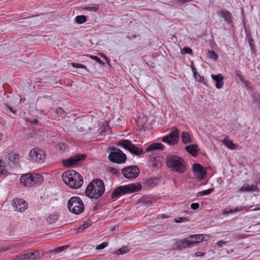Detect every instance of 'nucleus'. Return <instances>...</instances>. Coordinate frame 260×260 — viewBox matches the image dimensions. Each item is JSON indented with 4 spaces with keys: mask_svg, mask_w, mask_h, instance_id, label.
Segmentation results:
<instances>
[{
    "mask_svg": "<svg viewBox=\"0 0 260 260\" xmlns=\"http://www.w3.org/2000/svg\"><path fill=\"white\" fill-rule=\"evenodd\" d=\"M105 190L103 181L100 179H95L88 184L85 189V194L91 199H98L103 194Z\"/></svg>",
    "mask_w": 260,
    "mask_h": 260,
    "instance_id": "nucleus-1",
    "label": "nucleus"
},
{
    "mask_svg": "<svg viewBox=\"0 0 260 260\" xmlns=\"http://www.w3.org/2000/svg\"><path fill=\"white\" fill-rule=\"evenodd\" d=\"M64 182L71 188L78 189L83 183V178L78 172L74 170H68L62 175Z\"/></svg>",
    "mask_w": 260,
    "mask_h": 260,
    "instance_id": "nucleus-2",
    "label": "nucleus"
},
{
    "mask_svg": "<svg viewBox=\"0 0 260 260\" xmlns=\"http://www.w3.org/2000/svg\"><path fill=\"white\" fill-rule=\"evenodd\" d=\"M166 165L171 171L178 173H184L186 170L184 160L176 155L168 156L166 159Z\"/></svg>",
    "mask_w": 260,
    "mask_h": 260,
    "instance_id": "nucleus-3",
    "label": "nucleus"
},
{
    "mask_svg": "<svg viewBox=\"0 0 260 260\" xmlns=\"http://www.w3.org/2000/svg\"><path fill=\"white\" fill-rule=\"evenodd\" d=\"M141 187L142 185L139 182L118 186L112 192L111 198L114 199L126 193L137 192L141 189Z\"/></svg>",
    "mask_w": 260,
    "mask_h": 260,
    "instance_id": "nucleus-4",
    "label": "nucleus"
},
{
    "mask_svg": "<svg viewBox=\"0 0 260 260\" xmlns=\"http://www.w3.org/2000/svg\"><path fill=\"white\" fill-rule=\"evenodd\" d=\"M68 208L71 212L75 214H79L83 211L84 205L79 197H74L69 200Z\"/></svg>",
    "mask_w": 260,
    "mask_h": 260,
    "instance_id": "nucleus-5",
    "label": "nucleus"
},
{
    "mask_svg": "<svg viewBox=\"0 0 260 260\" xmlns=\"http://www.w3.org/2000/svg\"><path fill=\"white\" fill-rule=\"evenodd\" d=\"M109 149L110 152L108 156V159L110 161L118 164L125 162L126 155L122 150L113 147Z\"/></svg>",
    "mask_w": 260,
    "mask_h": 260,
    "instance_id": "nucleus-6",
    "label": "nucleus"
},
{
    "mask_svg": "<svg viewBox=\"0 0 260 260\" xmlns=\"http://www.w3.org/2000/svg\"><path fill=\"white\" fill-rule=\"evenodd\" d=\"M29 155L31 161L38 164H43L46 159L45 151L38 147L31 149L29 151Z\"/></svg>",
    "mask_w": 260,
    "mask_h": 260,
    "instance_id": "nucleus-7",
    "label": "nucleus"
},
{
    "mask_svg": "<svg viewBox=\"0 0 260 260\" xmlns=\"http://www.w3.org/2000/svg\"><path fill=\"white\" fill-rule=\"evenodd\" d=\"M118 146L128 150L131 153L140 155L144 153L143 149L136 147L129 140H122L118 142Z\"/></svg>",
    "mask_w": 260,
    "mask_h": 260,
    "instance_id": "nucleus-8",
    "label": "nucleus"
},
{
    "mask_svg": "<svg viewBox=\"0 0 260 260\" xmlns=\"http://www.w3.org/2000/svg\"><path fill=\"white\" fill-rule=\"evenodd\" d=\"M121 172L125 178L133 179L138 176L140 170L136 166H131L122 169Z\"/></svg>",
    "mask_w": 260,
    "mask_h": 260,
    "instance_id": "nucleus-9",
    "label": "nucleus"
},
{
    "mask_svg": "<svg viewBox=\"0 0 260 260\" xmlns=\"http://www.w3.org/2000/svg\"><path fill=\"white\" fill-rule=\"evenodd\" d=\"M179 136L178 130L175 128L169 135L165 136L161 141L170 145H174L177 143L179 140Z\"/></svg>",
    "mask_w": 260,
    "mask_h": 260,
    "instance_id": "nucleus-10",
    "label": "nucleus"
},
{
    "mask_svg": "<svg viewBox=\"0 0 260 260\" xmlns=\"http://www.w3.org/2000/svg\"><path fill=\"white\" fill-rule=\"evenodd\" d=\"M86 156V155L85 154L76 155L67 159L62 160V164L64 167H71L78 164L79 162L84 159Z\"/></svg>",
    "mask_w": 260,
    "mask_h": 260,
    "instance_id": "nucleus-11",
    "label": "nucleus"
},
{
    "mask_svg": "<svg viewBox=\"0 0 260 260\" xmlns=\"http://www.w3.org/2000/svg\"><path fill=\"white\" fill-rule=\"evenodd\" d=\"M13 206L16 209V210L22 212L27 208L28 205L24 200L16 198L13 201Z\"/></svg>",
    "mask_w": 260,
    "mask_h": 260,
    "instance_id": "nucleus-12",
    "label": "nucleus"
},
{
    "mask_svg": "<svg viewBox=\"0 0 260 260\" xmlns=\"http://www.w3.org/2000/svg\"><path fill=\"white\" fill-rule=\"evenodd\" d=\"M176 245L177 248H185L194 246L190 237L182 240H176Z\"/></svg>",
    "mask_w": 260,
    "mask_h": 260,
    "instance_id": "nucleus-13",
    "label": "nucleus"
},
{
    "mask_svg": "<svg viewBox=\"0 0 260 260\" xmlns=\"http://www.w3.org/2000/svg\"><path fill=\"white\" fill-rule=\"evenodd\" d=\"M192 169L193 173L198 179L202 180L204 178L205 171L203 170V167L200 164H193Z\"/></svg>",
    "mask_w": 260,
    "mask_h": 260,
    "instance_id": "nucleus-14",
    "label": "nucleus"
},
{
    "mask_svg": "<svg viewBox=\"0 0 260 260\" xmlns=\"http://www.w3.org/2000/svg\"><path fill=\"white\" fill-rule=\"evenodd\" d=\"M39 257V252L38 251H36L34 252H30L23 254H20L18 256V259L20 260H32L36 258H38Z\"/></svg>",
    "mask_w": 260,
    "mask_h": 260,
    "instance_id": "nucleus-15",
    "label": "nucleus"
},
{
    "mask_svg": "<svg viewBox=\"0 0 260 260\" xmlns=\"http://www.w3.org/2000/svg\"><path fill=\"white\" fill-rule=\"evenodd\" d=\"M217 14L221 18H223L224 21L230 24L232 22V14L225 9H221L217 12Z\"/></svg>",
    "mask_w": 260,
    "mask_h": 260,
    "instance_id": "nucleus-16",
    "label": "nucleus"
},
{
    "mask_svg": "<svg viewBox=\"0 0 260 260\" xmlns=\"http://www.w3.org/2000/svg\"><path fill=\"white\" fill-rule=\"evenodd\" d=\"M31 174L27 173L22 175L20 178L22 184L26 187H31Z\"/></svg>",
    "mask_w": 260,
    "mask_h": 260,
    "instance_id": "nucleus-17",
    "label": "nucleus"
},
{
    "mask_svg": "<svg viewBox=\"0 0 260 260\" xmlns=\"http://www.w3.org/2000/svg\"><path fill=\"white\" fill-rule=\"evenodd\" d=\"M212 79L215 82V87L217 89L222 88L223 85V77L221 74H218L217 75H211Z\"/></svg>",
    "mask_w": 260,
    "mask_h": 260,
    "instance_id": "nucleus-18",
    "label": "nucleus"
},
{
    "mask_svg": "<svg viewBox=\"0 0 260 260\" xmlns=\"http://www.w3.org/2000/svg\"><path fill=\"white\" fill-rule=\"evenodd\" d=\"M164 146L161 143H154L150 145L146 149V152H153L158 150H162Z\"/></svg>",
    "mask_w": 260,
    "mask_h": 260,
    "instance_id": "nucleus-19",
    "label": "nucleus"
},
{
    "mask_svg": "<svg viewBox=\"0 0 260 260\" xmlns=\"http://www.w3.org/2000/svg\"><path fill=\"white\" fill-rule=\"evenodd\" d=\"M258 190V187L256 185L252 184L249 185L248 184L245 183L241 186L239 189L240 192H250L252 191H256Z\"/></svg>",
    "mask_w": 260,
    "mask_h": 260,
    "instance_id": "nucleus-20",
    "label": "nucleus"
},
{
    "mask_svg": "<svg viewBox=\"0 0 260 260\" xmlns=\"http://www.w3.org/2000/svg\"><path fill=\"white\" fill-rule=\"evenodd\" d=\"M185 149L189 153L193 156H196L198 154V148L197 145L186 146Z\"/></svg>",
    "mask_w": 260,
    "mask_h": 260,
    "instance_id": "nucleus-21",
    "label": "nucleus"
},
{
    "mask_svg": "<svg viewBox=\"0 0 260 260\" xmlns=\"http://www.w3.org/2000/svg\"><path fill=\"white\" fill-rule=\"evenodd\" d=\"M181 139L182 142L185 144L192 142L191 136L188 132H182L181 134Z\"/></svg>",
    "mask_w": 260,
    "mask_h": 260,
    "instance_id": "nucleus-22",
    "label": "nucleus"
},
{
    "mask_svg": "<svg viewBox=\"0 0 260 260\" xmlns=\"http://www.w3.org/2000/svg\"><path fill=\"white\" fill-rule=\"evenodd\" d=\"M222 143L224 144L229 149L233 150L237 148L238 145L233 142L232 140L224 139L222 141Z\"/></svg>",
    "mask_w": 260,
    "mask_h": 260,
    "instance_id": "nucleus-23",
    "label": "nucleus"
},
{
    "mask_svg": "<svg viewBox=\"0 0 260 260\" xmlns=\"http://www.w3.org/2000/svg\"><path fill=\"white\" fill-rule=\"evenodd\" d=\"M58 219V215L56 213L50 214L47 218V221L50 224L55 222Z\"/></svg>",
    "mask_w": 260,
    "mask_h": 260,
    "instance_id": "nucleus-24",
    "label": "nucleus"
},
{
    "mask_svg": "<svg viewBox=\"0 0 260 260\" xmlns=\"http://www.w3.org/2000/svg\"><path fill=\"white\" fill-rule=\"evenodd\" d=\"M201 237H202L201 235H194L190 236L193 245L202 241L203 238H201Z\"/></svg>",
    "mask_w": 260,
    "mask_h": 260,
    "instance_id": "nucleus-25",
    "label": "nucleus"
},
{
    "mask_svg": "<svg viewBox=\"0 0 260 260\" xmlns=\"http://www.w3.org/2000/svg\"><path fill=\"white\" fill-rule=\"evenodd\" d=\"M193 77L196 81L202 82L203 84L207 85V81L205 80L204 77L201 76L198 73L194 74Z\"/></svg>",
    "mask_w": 260,
    "mask_h": 260,
    "instance_id": "nucleus-26",
    "label": "nucleus"
},
{
    "mask_svg": "<svg viewBox=\"0 0 260 260\" xmlns=\"http://www.w3.org/2000/svg\"><path fill=\"white\" fill-rule=\"evenodd\" d=\"M7 172V167L5 166V162L0 159V175H5Z\"/></svg>",
    "mask_w": 260,
    "mask_h": 260,
    "instance_id": "nucleus-27",
    "label": "nucleus"
},
{
    "mask_svg": "<svg viewBox=\"0 0 260 260\" xmlns=\"http://www.w3.org/2000/svg\"><path fill=\"white\" fill-rule=\"evenodd\" d=\"M87 20V17L84 15L77 16L75 18V21L78 24H82L86 22Z\"/></svg>",
    "mask_w": 260,
    "mask_h": 260,
    "instance_id": "nucleus-28",
    "label": "nucleus"
},
{
    "mask_svg": "<svg viewBox=\"0 0 260 260\" xmlns=\"http://www.w3.org/2000/svg\"><path fill=\"white\" fill-rule=\"evenodd\" d=\"M35 177L36 184L41 183L43 180V177L41 174H33Z\"/></svg>",
    "mask_w": 260,
    "mask_h": 260,
    "instance_id": "nucleus-29",
    "label": "nucleus"
},
{
    "mask_svg": "<svg viewBox=\"0 0 260 260\" xmlns=\"http://www.w3.org/2000/svg\"><path fill=\"white\" fill-rule=\"evenodd\" d=\"M35 177L36 184L41 183L43 180V177L41 174H33Z\"/></svg>",
    "mask_w": 260,
    "mask_h": 260,
    "instance_id": "nucleus-30",
    "label": "nucleus"
},
{
    "mask_svg": "<svg viewBox=\"0 0 260 260\" xmlns=\"http://www.w3.org/2000/svg\"><path fill=\"white\" fill-rule=\"evenodd\" d=\"M129 251V249L127 247H124L121 248H119L116 251V254L117 255L123 254L124 253H126Z\"/></svg>",
    "mask_w": 260,
    "mask_h": 260,
    "instance_id": "nucleus-31",
    "label": "nucleus"
},
{
    "mask_svg": "<svg viewBox=\"0 0 260 260\" xmlns=\"http://www.w3.org/2000/svg\"><path fill=\"white\" fill-rule=\"evenodd\" d=\"M157 179L154 178H151L146 181V183L148 186L152 187L156 184Z\"/></svg>",
    "mask_w": 260,
    "mask_h": 260,
    "instance_id": "nucleus-32",
    "label": "nucleus"
},
{
    "mask_svg": "<svg viewBox=\"0 0 260 260\" xmlns=\"http://www.w3.org/2000/svg\"><path fill=\"white\" fill-rule=\"evenodd\" d=\"M235 74L236 75L235 79L237 80L239 79L241 81H244V77L243 75L241 74V71L238 70H236L235 71Z\"/></svg>",
    "mask_w": 260,
    "mask_h": 260,
    "instance_id": "nucleus-33",
    "label": "nucleus"
},
{
    "mask_svg": "<svg viewBox=\"0 0 260 260\" xmlns=\"http://www.w3.org/2000/svg\"><path fill=\"white\" fill-rule=\"evenodd\" d=\"M208 55L209 58L213 60H216L217 59V55L213 50H209L208 51Z\"/></svg>",
    "mask_w": 260,
    "mask_h": 260,
    "instance_id": "nucleus-34",
    "label": "nucleus"
},
{
    "mask_svg": "<svg viewBox=\"0 0 260 260\" xmlns=\"http://www.w3.org/2000/svg\"><path fill=\"white\" fill-rule=\"evenodd\" d=\"M68 247H69V245H68L62 246H60V247H58L54 249L53 250V251L56 253H59V252H60L63 251L64 250L67 249Z\"/></svg>",
    "mask_w": 260,
    "mask_h": 260,
    "instance_id": "nucleus-35",
    "label": "nucleus"
},
{
    "mask_svg": "<svg viewBox=\"0 0 260 260\" xmlns=\"http://www.w3.org/2000/svg\"><path fill=\"white\" fill-rule=\"evenodd\" d=\"M108 245V243L107 242H104L101 243V244L99 245L96 247V250H101L105 248Z\"/></svg>",
    "mask_w": 260,
    "mask_h": 260,
    "instance_id": "nucleus-36",
    "label": "nucleus"
},
{
    "mask_svg": "<svg viewBox=\"0 0 260 260\" xmlns=\"http://www.w3.org/2000/svg\"><path fill=\"white\" fill-rule=\"evenodd\" d=\"M91 58L98 63H99L101 65H104L105 63L98 57L96 56H91Z\"/></svg>",
    "mask_w": 260,
    "mask_h": 260,
    "instance_id": "nucleus-37",
    "label": "nucleus"
},
{
    "mask_svg": "<svg viewBox=\"0 0 260 260\" xmlns=\"http://www.w3.org/2000/svg\"><path fill=\"white\" fill-rule=\"evenodd\" d=\"M188 220H189V219L185 217H179V218H178V219H175V222H178V223L184 222H185V221H187Z\"/></svg>",
    "mask_w": 260,
    "mask_h": 260,
    "instance_id": "nucleus-38",
    "label": "nucleus"
},
{
    "mask_svg": "<svg viewBox=\"0 0 260 260\" xmlns=\"http://www.w3.org/2000/svg\"><path fill=\"white\" fill-rule=\"evenodd\" d=\"M64 113V111L62 108H58L56 109V113L58 116H63Z\"/></svg>",
    "mask_w": 260,
    "mask_h": 260,
    "instance_id": "nucleus-39",
    "label": "nucleus"
},
{
    "mask_svg": "<svg viewBox=\"0 0 260 260\" xmlns=\"http://www.w3.org/2000/svg\"><path fill=\"white\" fill-rule=\"evenodd\" d=\"M182 53L190 54L192 53V50L190 48L184 47L182 50Z\"/></svg>",
    "mask_w": 260,
    "mask_h": 260,
    "instance_id": "nucleus-40",
    "label": "nucleus"
},
{
    "mask_svg": "<svg viewBox=\"0 0 260 260\" xmlns=\"http://www.w3.org/2000/svg\"><path fill=\"white\" fill-rule=\"evenodd\" d=\"M214 188H210L208 189L202 191L203 194L204 196L208 195L213 192Z\"/></svg>",
    "mask_w": 260,
    "mask_h": 260,
    "instance_id": "nucleus-41",
    "label": "nucleus"
},
{
    "mask_svg": "<svg viewBox=\"0 0 260 260\" xmlns=\"http://www.w3.org/2000/svg\"><path fill=\"white\" fill-rule=\"evenodd\" d=\"M72 66L76 68H83L85 69L86 67L83 64H80V63H72Z\"/></svg>",
    "mask_w": 260,
    "mask_h": 260,
    "instance_id": "nucleus-42",
    "label": "nucleus"
},
{
    "mask_svg": "<svg viewBox=\"0 0 260 260\" xmlns=\"http://www.w3.org/2000/svg\"><path fill=\"white\" fill-rule=\"evenodd\" d=\"M99 9V7L98 6H94V7H88L87 8H86V9L90 11L95 12L96 11Z\"/></svg>",
    "mask_w": 260,
    "mask_h": 260,
    "instance_id": "nucleus-43",
    "label": "nucleus"
},
{
    "mask_svg": "<svg viewBox=\"0 0 260 260\" xmlns=\"http://www.w3.org/2000/svg\"><path fill=\"white\" fill-rule=\"evenodd\" d=\"M199 204L198 203H192L190 205V207L193 210H196L199 207Z\"/></svg>",
    "mask_w": 260,
    "mask_h": 260,
    "instance_id": "nucleus-44",
    "label": "nucleus"
},
{
    "mask_svg": "<svg viewBox=\"0 0 260 260\" xmlns=\"http://www.w3.org/2000/svg\"><path fill=\"white\" fill-rule=\"evenodd\" d=\"M27 121L31 124H38L39 121L36 119H27Z\"/></svg>",
    "mask_w": 260,
    "mask_h": 260,
    "instance_id": "nucleus-45",
    "label": "nucleus"
},
{
    "mask_svg": "<svg viewBox=\"0 0 260 260\" xmlns=\"http://www.w3.org/2000/svg\"><path fill=\"white\" fill-rule=\"evenodd\" d=\"M243 84H244L246 88H250V82L247 80H245L244 79V81H241Z\"/></svg>",
    "mask_w": 260,
    "mask_h": 260,
    "instance_id": "nucleus-46",
    "label": "nucleus"
},
{
    "mask_svg": "<svg viewBox=\"0 0 260 260\" xmlns=\"http://www.w3.org/2000/svg\"><path fill=\"white\" fill-rule=\"evenodd\" d=\"M109 171L113 174H116L118 173V170L114 168H110Z\"/></svg>",
    "mask_w": 260,
    "mask_h": 260,
    "instance_id": "nucleus-47",
    "label": "nucleus"
},
{
    "mask_svg": "<svg viewBox=\"0 0 260 260\" xmlns=\"http://www.w3.org/2000/svg\"><path fill=\"white\" fill-rule=\"evenodd\" d=\"M191 70L193 72V75H194V74H196L198 73L197 71L196 68L194 67V66L193 65V62H191Z\"/></svg>",
    "mask_w": 260,
    "mask_h": 260,
    "instance_id": "nucleus-48",
    "label": "nucleus"
},
{
    "mask_svg": "<svg viewBox=\"0 0 260 260\" xmlns=\"http://www.w3.org/2000/svg\"><path fill=\"white\" fill-rule=\"evenodd\" d=\"M195 256L196 257L203 256L205 255V253L202 252L198 251L195 253Z\"/></svg>",
    "mask_w": 260,
    "mask_h": 260,
    "instance_id": "nucleus-49",
    "label": "nucleus"
},
{
    "mask_svg": "<svg viewBox=\"0 0 260 260\" xmlns=\"http://www.w3.org/2000/svg\"><path fill=\"white\" fill-rule=\"evenodd\" d=\"M226 243V241H224L223 240H220L217 242V245L218 246H219V247H221L223 245H224Z\"/></svg>",
    "mask_w": 260,
    "mask_h": 260,
    "instance_id": "nucleus-50",
    "label": "nucleus"
},
{
    "mask_svg": "<svg viewBox=\"0 0 260 260\" xmlns=\"http://www.w3.org/2000/svg\"><path fill=\"white\" fill-rule=\"evenodd\" d=\"M254 100L256 101H260V96L259 94L255 93L254 95L253 96Z\"/></svg>",
    "mask_w": 260,
    "mask_h": 260,
    "instance_id": "nucleus-51",
    "label": "nucleus"
},
{
    "mask_svg": "<svg viewBox=\"0 0 260 260\" xmlns=\"http://www.w3.org/2000/svg\"><path fill=\"white\" fill-rule=\"evenodd\" d=\"M31 186H34L36 185V183H35V177L34 176V174H31Z\"/></svg>",
    "mask_w": 260,
    "mask_h": 260,
    "instance_id": "nucleus-52",
    "label": "nucleus"
},
{
    "mask_svg": "<svg viewBox=\"0 0 260 260\" xmlns=\"http://www.w3.org/2000/svg\"><path fill=\"white\" fill-rule=\"evenodd\" d=\"M88 226V223H84L83 226H80L79 228V230H84V229L85 228H87Z\"/></svg>",
    "mask_w": 260,
    "mask_h": 260,
    "instance_id": "nucleus-53",
    "label": "nucleus"
},
{
    "mask_svg": "<svg viewBox=\"0 0 260 260\" xmlns=\"http://www.w3.org/2000/svg\"><path fill=\"white\" fill-rule=\"evenodd\" d=\"M239 211V209H238V208H236L235 210H232V209H230L229 211H227L228 213H233L234 212H237Z\"/></svg>",
    "mask_w": 260,
    "mask_h": 260,
    "instance_id": "nucleus-54",
    "label": "nucleus"
},
{
    "mask_svg": "<svg viewBox=\"0 0 260 260\" xmlns=\"http://www.w3.org/2000/svg\"><path fill=\"white\" fill-rule=\"evenodd\" d=\"M100 55L102 56V57H103L105 58L106 60L107 61V62H109V59L103 53H101L100 54Z\"/></svg>",
    "mask_w": 260,
    "mask_h": 260,
    "instance_id": "nucleus-55",
    "label": "nucleus"
},
{
    "mask_svg": "<svg viewBox=\"0 0 260 260\" xmlns=\"http://www.w3.org/2000/svg\"><path fill=\"white\" fill-rule=\"evenodd\" d=\"M36 110L39 114H43L44 111L43 110H38L36 108Z\"/></svg>",
    "mask_w": 260,
    "mask_h": 260,
    "instance_id": "nucleus-56",
    "label": "nucleus"
},
{
    "mask_svg": "<svg viewBox=\"0 0 260 260\" xmlns=\"http://www.w3.org/2000/svg\"><path fill=\"white\" fill-rule=\"evenodd\" d=\"M180 2L185 3L191 2L192 0H178Z\"/></svg>",
    "mask_w": 260,
    "mask_h": 260,
    "instance_id": "nucleus-57",
    "label": "nucleus"
},
{
    "mask_svg": "<svg viewBox=\"0 0 260 260\" xmlns=\"http://www.w3.org/2000/svg\"><path fill=\"white\" fill-rule=\"evenodd\" d=\"M254 211H257V210H260V207L255 208L254 209H253Z\"/></svg>",
    "mask_w": 260,
    "mask_h": 260,
    "instance_id": "nucleus-58",
    "label": "nucleus"
},
{
    "mask_svg": "<svg viewBox=\"0 0 260 260\" xmlns=\"http://www.w3.org/2000/svg\"><path fill=\"white\" fill-rule=\"evenodd\" d=\"M8 108H9V109L10 111H11V112H13V111L12 110V108H11V107H8Z\"/></svg>",
    "mask_w": 260,
    "mask_h": 260,
    "instance_id": "nucleus-59",
    "label": "nucleus"
},
{
    "mask_svg": "<svg viewBox=\"0 0 260 260\" xmlns=\"http://www.w3.org/2000/svg\"><path fill=\"white\" fill-rule=\"evenodd\" d=\"M9 249V248H7V249H5V248H4L2 250V251H6V250H8Z\"/></svg>",
    "mask_w": 260,
    "mask_h": 260,
    "instance_id": "nucleus-60",
    "label": "nucleus"
},
{
    "mask_svg": "<svg viewBox=\"0 0 260 260\" xmlns=\"http://www.w3.org/2000/svg\"><path fill=\"white\" fill-rule=\"evenodd\" d=\"M16 157H17V156L15 155H14V159H15Z\"/></svg>",
    "mask_w": 260,
    "mask_h": 260,
    "instance_id": "nucleus-61",
    "label": "nucleus"
},
{
    "mask_svg": "<svg viewBox=\"0 0 260 260\" xmlns=\"http://www.w3.org/2000/svg\"><path fill=\"white\" fill-rule=\"evenodd\" d=\"M133 38H136V35H134L133 36Z\"/></svg>",
    "mask_w": 260,
    "mask_h": 260,
    "instance_id": "nucleus-62",
    "label": "nucleus"
},
{
    "mask_svg": "<svg viewBox=\"0 0 260 260\" xmlns=\"http://www.w3.org/2000/svg\"><path fill=\"white\" fill-rule=\"evenodd\" d=\"M62 145L63 146V147L65 148L66 147V145L65 144H63Z\"/></svg>",
    "mask_w": 260,
    "mask_h": 260,
    "instance_id": "nucleus-63",
    "label": "nucleus"
},
{
    "mask_svg": "<svg viewBox=\"0 0 260 260\" xmlns=\"http://www.w3.org/2000/svg\"><path fill=\"white\" fill-rule=\"evenodd\" d=\"M259 183H260V178L259 179Z\"/></svg>",
    "mask_w": 260,
    "mask_h": 260,
    "instance_id": "nucleus-64",
    "label": "nucleus"
}]
</instances>
